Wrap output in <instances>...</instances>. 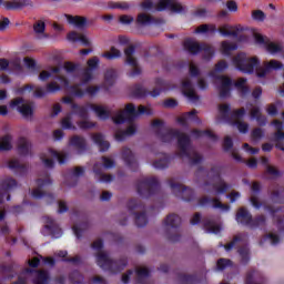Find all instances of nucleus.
<instances>
[{
	"label": "nucleus",
	"mask_w": 284,
	"mask_h": 284,
	"mask_svg": "<svg viewBox=\"0 0 284 284\" xmlns=\"http://www.w3.org/2000/svg\"><path fill=\"white\" fill-rule=\"evenodd\" d=\"M156 136L162 143H172L174 139H178V150H180L178 156L180 159L185 156L189 159L190 165H201L203 163L204 158L199 152H190L192 145L190 135L182 133L179 129H168L165 132L159 130L156 131Z\"/></svg>",
	"instance_id": "f257e3e1"
},
{
	"label": "nucleus",
	"mask_w": 284,
	"mask_h": 284,
	"mask_svg": "<svg viewBox=\"0 0 284 284\" xmlns=\"http://www.w3.org/2000/svg\"><path fill=\"white\" fill-rule=\"evenodd\" d=\"M233 64L244 74H253L254 69L256 68L255 72L258 79H265L272 70H283L284 68L283 63L277 60H271L270 62H265L264 67H260L261 60H258V58H247V54L245 53H239L235 55L233 58Z\"/></svg>",
	"instance_id": "f03ea898"
},
{
	"label": "nucleus",
	"mask_w": 284,
	"mask_h": 284,
	"mask_svg": "<svg viewBox=\"0 0 284 284\" xmlns=\"http://www.w3.org/2000/svg\"><path fill=\"white\" fill-rule=\"evenodd\" d=\"M142 114L146 116H152V109L140 105L136 110V106L132 103L125 105L124 111H121L115 116L112 118L115 125H121L123 123H134V120L139 119Z\"/></svg>",
	"instance_id": "7ed1b4c3"
},
{
	"label": "nucleus",
	"mask_w": 284,
	"mask_h": 284,
	"mask_svg": "<svg viewBox=\"0 0 284 284\" xmlns=\"http://www.w3.org/2000/svg\"><path fill=\"white\" fill-rule=\"evenodd\" d=\"M174 88L176 87L172 85V82L156 78L155 88L151 92L143 88V85L135 84L132 89V94L135 97V99H145L148 95L156 99V97H160L161 92H168V90H174Z\"/></svg>",
	"instance_id": "20e7f679"
},
{
	"label": "nucleus",
	"mask_w": 284,
	"mask_h": 284,
	"mask_svg": "<svg viewBox=\"0 0 284 284\" xmlns=\"http://www.w3.org/2000/svg\"><path fill=\"white\" fill-rule=\"evenodd\" d=\"M97 264L104 272H110V274H120L125 267H128V257L122 256L120 260H112L108 253H98Z\"/></svg>",
	"instance_id": "39448f33"
},
{
	"label": "nucleus",
	"mask_w": 284,
	"mask_h": 284,
	"mask_svg": "<svg viewBox=\"0 0 284 284\" xmlns=\"http://www.w3.org/2000/svg\"><path fill=\"white\" fill-rule=\"evenodd\" d=\"M88 110H93L97 116L100 118L101 121H108L110 119V111L105 110L102 105H97L92 103H87L85 105H79L77 103L72 104V112L70 114H75L79 119H88L90 116Z\"/></svg>",
	"instance_id": "423d86ee"
},
{
	"label": "nucleus",
	"mask_w": 284,
	"mask_h": 284,
	"mask_svg": "<svg viewBox=\"0 0 284 284\" xmlns=\"http://www.w3.org/2000/svg\"><path fill=\"white\" fill-rule=\"evenodd\" d=\"M57 81L62 85V88H65L73 94V97H77L78 99H83L85 94H89V97H94L99 90H101V87H88L85 90L81 89V83L70 85V81L64 75H57Z\"/></svg>",
	"instance_id": "0eeeda50"
},
{
	"label": "nucleus",
	"mask_w": 284,
	"mask_h": 284,
	"mask_svg": "<svg viewBox=\"0 0 284 284\" xmlns=\"http://www.w3.org/2000/svg\"><path fill=\"white\" fill-rule=\"evenodd\" d=\"M161 190V184L156 178H143L138 180L136 192L142 199H150Z\"/></svg>",
	"instance_id": "6e6552de"
},
{
	"label": "nucleus",
	"mask_w": 284,
	"mask_h": 284,
	"mask_svg": "<svg viewBox=\"0 0 284 284\" xmlns=\"http://www.w3.org/2000/svg\"><path fill=\"white\" fill-rule=\"evenodd\" d=\"M128 210L130 214H134L136 227H145L148 225V213H145V204L143 202L132 199L128 202Z\"/></svg>",
	"instance_id": "1a4fd4ad"
},
{
	"label": "nucleus",
	"mask_w": 284,
	"mask_h": 284,
	"mask_svg": "<svg viewBox=\"0 0 284 284\" xmlns=\"http://www.w3.org/2000/svg\"><path fill=\"white\" fill-rule=\"evenodd\" d=\"M207 178L214 181L215 179L220 180V185L211 184L209 182L204 183V192H207L211 194V192H214L216 190L217 194H225L227 190H230V185L225 183V181L221 180V168L213 166L211 168V171L207 173Z\"/></svg>",
	"instance_id": "9d476101"
},
{
	"label": "nucleus",
	"mask_w": 284,
	"mask_h": 284,
	"mask_svg": "<svg viewBox=\"0 0 284 284\" xmlns=\"http://www.w3.org/2000/svg\"><path fill=\"white\" fill-rule=\"evenodd\" d=\"M219 112L222 120H224L225 123H229V125H233L236 121H240L245 116V108L232 111L230 104H220Z\"/></svg>",
	"instance_id": "9b49d317"
},
{
	"label": "nucleus",
	"mask_w": 284,
	"mask_h": 284,
	"mask_svg": "<svg viewBox=\"0 0 284 284\" xmlns=\"http://www.w3.org/2000/svg\"><path fill=\"white\" fill-rule=\"evenodd\" d=\"M230 28L232 27L225 24L217 30L216 24H201L195 29V34H207V32L214 34L215 32H220L222 37H234V39H236L239 37V29L230 31Z\"/></svg>",
	"instance_id": "f8f14e48"
},
{
	"label": "nucleus",
	"mask_w": 284,
	"mask_h": 284,
	"mask_svg": "<svg viewBox=\"0 0 284 284\" xmlns=\"http://www.w3.org/2000/svg\"><path fill=\"white\" fill-rule=\"evenodd\" d=\"M38 187L32 191V197L33 199H45L47 205H52L54 203L55 197L54 194L45 193L41 190L45 187V185H52V180L50 178L47 179H38L37 180Z\"/></svg>",
	"instance_id": "ddd939ff"
},
{
	"label": "nucleus",
	"mask_w": 284,
	"mask_h": 284,
	"mask_svg": "<svg viewBox=\"0 0 284 284\" xmlns=\"http://www.w3.org/2000/svg\"><path fill=\"white\" fill-rule=\"evenodd\" d=\"M165 227H171V230H175V233L172 234L168 232V240L171 243H179L181 241V234H179V227H181V216L172 213L169 214L164 220Z\"/></svg>",
	"instance_id": "4468645a"
},
{
	"label": "nucleus",
	"mask_w": 284,
	"mask_h": 284,
	"mask_svg": "<svg viewBox=\"0 0 284 284\" xmlns=\"http://www.w3.org/2000/svg\"><path fill=\"white\" fill-rule=\"evenodd\" d=\"M169 185L175 194V196H181L182 201L190 203L194 199V190L179 183H174L173 180H169Z\"/></svg>",
	"instance_id": "2eb2a0df"
},
{
	"label": "nucleus",
	"mask_w": 284,
	"mask_h": 284,
	"mask_svg": "<svg viewBox=\"0 0 284 284\" xmlns=\"http://www.w3.org/2000/svg\"><path fill=\"white\" fill-rule=\"evenodd\" d=\"M134 52H136V49L134 48V45H130L129 48H126L124 50V54H125V65H130V68H132V70L128 73V77H139V74H141V69L139 68V62L135 60L134 58Z\"/></svg>",
	"instance_id": "dca6fc26"
},
{
	"label": "nucleus",
	"mask_w": 284,
	"mask_h": 284,
	"mask_svg": "<svg viewBox=\"0 0 284 284\" xmlns=\"http://www.w3.org/2000/svg\"><path fill=\"white\" fill-rule=\"evenodd\" d=\"M17 185V180L12 178H7L0 182V205H2L4 201H10V192L16 190Z\"/></svg>",
	"instance_id": "f3484780"
},
{
	"label": "nucleus",
	"mask_w": 284,
	"mask_h": 284,
	"mask_svg": "<svg viewBox=\"0 0 284 284\" xmlns=\"http://www.w3.org/2000/svg\"><path fill=\"white\" fill-rule=\"evenodd\" d=\"M264 210L270 212L277 230L284 232V206L274 209V206L265 204Z\"/></svg>",
	"instance_id": "a211bd4d"
},
{
	"label": "nucleus",
	"mask_w": 284,
	"mask_h": 284,
	"mask_svg": "<svg viewBox=\"0 0 284 284\" xmlns=\"http://www.w3.org/2000/svg\"><path fill=\"white\" fill-rule=\"evenodd\" d=\"M215 79L219 83L217 88L220 92V99H227V97H230V92H232L234 82L227 75H216Z\"/></svg>",
	"instance_id": "6ab92c4d"
},
{
	"label": "nucleus",
	"mask_w": 284,
	"mask_h": 284,
	"mask_svg": "<svg viewBox=\"0 0 284 284\" xmlns=\"http://www.w3.org/2000/svg\"><path fill=\"white\" fill-rule=\"evenodd\" d=\"M158 12H163V10H171V12H185V8L181 3L175 2V0H159L156 4Z\"/></svg>",
	"instance_id": "aec40b11"
},
{
	"label": "nucleus",
	"mask_w": 284,
	"mask_h": 284,
	"mask_svg": "<svg viewBox=\"0 0 284 284\" xmlns=\"http://www.w3.org/2000/svg\"><path fill=\"white\" fill-rule=\"evenodd\" d=\"M24 100L23 98H16L10 102V108H17L18 112L24 116V119H28V116H32L34 111L32 110V106L30 104H23Z\"/></svg>",
	"instance_id": "412c9836"
},
{
	"label": "nucleus",
	"mask_w": 284,
	"mask_h": 284,
	"mask_svg": "<svg viewBox=\"0 0 284 284\" xmlns=\"http://www.w3.org/2000/svg\"><path fill=\"white\" fill-rule=\"evenodd\" d=\"M61 90V85L57 84V82H50L47 84L45 89L38 87L33 94L36 99H43L47 94H55Z\"/></svg>",
	"instance_id": "4be33fe9"
},
{
	"label": "nucleus",
	"mask_w": 284,
	"mask_h": 284,
	"mask_svg": "<svg viewBox=\"0 0 284 284\" xmlns=\"http://www.w3.org/2000/svg\"><path fill=\"white\" fill-rule=\"evenodd\" d=\"M182 93L191 103H197V101L201 99L199 94H196V91L194 90V84H192V81L185 80L182 82Z\"/></svg>",
	"instance_id": "5701e85b"
},
{
	"label": "nucleus",
	"mask_w": 284,
	"mask_h": 284,
	"mask_svg": "<svg viewBox=\"0 0 284 284\" xmlns=\"http://www.w3.org/2000/svg\"><path fill=\"white\" fill-rule=\"evenodd\" d=\"M122 159L129 170H131V172H136L139 170V162H136V158H134V153H132V150L123 148Z\"/></svg>",
	"instance_id": "b1692460"
},
{
	"label": "nucleus",
	"mask_w": 284,
	"mask_h": 284,
	"mask_svg": "<svg viewBox=\"0 0 284 284\" xmlns=\"http://www.w3.org/2000/svg\"><path fill=\"white\" fill-rule=\"evenodd\" d=\"M199 205L205 207V205H213L214 210H223L224 212H230V205L223 204L219 199H211L209 196H203L199 200Z\"/></svg>",
	"instance_id": "393cba45"
},
{
	"label": "nucleus",
	"mask_w": 284,
	"mask_h": 284,
	"mask_svg": "<svg viewBox=\"0 0 284 284\" xmlns=\"http://www.w3.org/2000/svg\"><path fill=\"white\" fill-rule=\"evenodd\" d=\"M44 221L47 223L44 227L49 231L51 236H53V239H61V236L63 235V231L61 230V227H59V225H57L54 219L50 216H44Z\"/></svg>",
	"instance_id": "a878e982"
},
{
	"label": "nucleus",
	"mask_w": 284,
	"mask_h": 284,
	"mask_svg": "<svg viewBox=\"0 0 284 284\" xmlns=\"http://www.w3.org/2000/svg\"><path fill=\"white\" fill-rule=\"evenodd\" d=\"M235 221L236 223H240V225L250 227V224L252 223V213H250V211L242 206L237 210Z\"/></svg>",
	"instance_id": "bb28decb"
},
{
	"label": "nucleus",
	"mask_w": 284,
	"mask_h": 284,
	"mask_svg": "<svg viewBox=\"0 0 284 284\" xmlns=\"http://www.w3.org/2000/svg\"><path fill=\"white\" fill-rule=\"evenodd\" d=\"M0 6H4L6 10H21V8L32 7V0L7 1L0 0Z\"/></svg>",
	"instance_id": "cd10ccee"
},
{
	"label": "nucleus",
	"mask_w": 284,
	"mask_h": 284,
	"mask_svg": "<svg viewBox=\"0 0 284 284\" xmlns=\"http://www.w3.org/2000/svg\"><path fill=\"white\" fill-rule=\"evenodd\" d=\"M93 172L100 183H112V181H114V176H112V174H103L102 163H95L93 165Z\"/></svg>",
	"instance_id": "c85d7f7f"
},
{
	"label": "nucleus",
	"mask_w": 284,
	"mask_h": 284,
	"mask_svg": "<svg viewBox=\"0 0 284 284\" xmlns=\"http://www.w3.org/2000/svg\"><path fill=\"white\" fill-rule=\"evenodd\" d=\"M68 23L74 26L79 30H83L88 26V18L81 16L64 14Z\"/></svg>",
	"instance_id": "c756f323"
},
{
	"label": "nucleus",
	"mask_w": 284,
	"mask_h": 284,
	"mask_svg": "<svg viewBox=\"0 0 284 284\" xmlns=\"http://www.w3.org/2000/svg\"><path fill=\"white\" fill-rule=\"evenodd\" d=\"M202 225L206 234H219L221 232V225L216 224L214 220L210 217H203Z\"/></svg>",
	"instance_id": "7c9ffc66"
},
{
	"label": "nucleus",
	"mask_w": 284,
	"mask_h": 284,
	"mask_svg": "<svg viewBox=\"0 0 284 284\" xmlns=\"http://www.w3.org/2000/svg\"><path fill=\"white\" fill-rule=\"evenodd\" d=\"M70 145L72 148H75L78 150V154H83L88 150V144L85 143V138L80 135H73L70 139Z\"/></svg>",
	"instance_id": "2f4dec72"
},
{
	"label": "nucleus",
	"mask_w": 284,
	"mask_h": 284,
	"mask_svg": "<svg viewBox=\"0 0 284 284\" xmlns=\"http://www.w3.org/2000/svg\"><path fill=\"white\" fill-rule=\"evenodd\" d=\"M184 49L190 52V54H199V52H202L203 43H199L194 41L192 38H187L184 40Z\"/></svg>",
	"instance_id": "473e14b6"
},
{
	"label": "nucleus",
	"mask_w": 284,
	"mask_h": 284,
	"mask_svg": "<svg viewBox=\"0 0 284 284\" xmlns=\"http://www.w3.org/2000/svg\"><path fill=\"white\" fill-rule=\"evenodd\" d=\"M199 111L196 109L192 110L191 112L184 113V115L178 118V123L182 125V128H187V120L195 121V123H201V119L196 116Z\"/></svg>",
	"instance_id": "72a5a7b5"
},
{
	"label": "nucleus",
	"mask_w": 284,
	"mask_h": 284,
	"mask_svg": "<svg viewBox=\"0 0 284 284\" xmlns=\"http://www.w3.org/2000/svg\"><path fill=\"white\" fill-rule=\"evenodd\" d=\"M68 40L72 41L73 43H79L80 42L85 48H90V45H92V43L90 42L88 37H85L84 34H80L75 31H72L68 34Z\"/></svg>",
	"instance_id": "f704fd0d"
},
{
	"label": "nucleus",
	"mask_w": 284,
	"mask_h": 284,
	"mask_svg": "<svg viewBox=\"0 0 284 284\" xmlns=\"http://www.w3.org/2000/svg\"><path fill=\"white\" fill-rule=\"evenodd\" d=\"M272 124L274 125V128H275V130H276V132L273 134V141H274V143H275V144H276V143H283V142H281V141H284V132H283V130H284V124H283V122L280 121V120H274V121L272 122Z\"/></svg>",
	"instance_id": "c9c22d12"
},
{
	"label": "nucleus",
	"mask_w": 284,
	"mask_h": 284,
	"mask_svg": "<svg viewBox=\"0 0 284 284\" xmlns=\"http://www.w3.org/2000/svg\"><path fill=\"white\" fill-rule=\"evenodd\" d=\"M30 150H32V143L26 138H20L18 141V154H20V156H28Z\"/></svg>",
	"instance_id": "e433bc0d"
},
{
	"label": "nucleus",
	"mask_w": 284,
	"mask_h": 284,
	"mask_svg": "<svg viewBox=\"0 0 284 284\" xmlns=\"http://www.w3.org/2000/svg\"><path fill=\"white\" fill-rule=\"evenodd\" d=\"M93 142L100 149V152H108L110 150V142L105 141V136L101 133H95L92 136Z\"/></svg>",
	"instance_id": "4c0bfd02"
},
{
	"label": "nucleus",
	"mask_w": 284,
	"mask_h": 284,
	"mask_svg": "<svg viewBox=\"0 0 284 284\" xmlns=\"http://www.w3.org/2000/svg\"><path fill=\"white\" fill-rule=\"evenodd\" d=\"M172 158L169 154L163 153L162 156L153 162V168L155 170H168Z\"/></svg>",
	"instance_id": "58836bf2"
},
{
	"label": "nucleus",
	"mask_w": 284,
	"mask_h": 284,
	"mask_svg": "<svg viewBox=\"0 0 284 284\" xmlns=\"http://www.w3.org/2000/svg\"><path fill=\"white\" fill-rule=\"evenodd\" d=\"M133 134H136V125L131 124L130 126L126 128V130L118 131L115 133V139L116 141H125L128 136H133Z\"/></svg>",
	"instance_id": "ea45409f"
},
{
	"label": "nucleus",
	"mask_w": 284,
	"mask_h": 284,
	"mask_svg": "<svg viewBox=\"0 0 284 284\" xmlns=\"http://www.w3.org/2000/svg\"><path fill=\"white\" fill-rule=\"evenodd\" d=\"M265 223H267V217L265 215H256L255 217H251V223L248 224V227L251 230H256L258 227H265Z\"/></svg>",
	"instance_id": "a19ab883"
},
{
	"label": "nucleus",
	"mask_w": 284,
	"mask_h": 284,
	"mask_svg": "<svg viewBox=\"0 0 284 284\" xmlns=\"http://www.w3.org/2000/svg\"><path fill=\"white\" fill-rule=\"evenodd\" d=\"M192 134L195 136V139H201L203 136H206L207 139H211L212 141H219V136L214 134V132L210 130H193Z\"/></svg>",
	"instance_id": "79ce46f5"
},
{
	"label": "nucleus",
	"mask_w": 284,
	"mask_h": 284,
	"mask_svg": "<svg viewBox=\"0 0 284 284\" xmlns=\"http://www.w3.org/2000/svg\"><path fill=\"white\" fill-rule=\"evenodd\" d=\"M178 280L181 284H200L201 280L197 275L179 274Z\"/></svg>",
	"instance_id": "37998d69"
},
{
	"label": "nucleus",
	"mask_w": 284,
	"mask_h": 284,
	"mask_svg": "<svg viewBox=\"0 0 284 284\" xmlns=\"http://www.w3.org/2000/svg\"><path fill=\"white\" fill-rule=\"evenodd\" d=\"M9 168L10 170H16L17 172H20L21 176H23V174H28V166L26 164H21L19 160H11L9 162Z\"/></svg>",
	"instance_id": "c03bdc74"
},
{
	"label": "nucleus",
	"mask_w": 284,
	"mask_h": 284,
	"mask_svg": "<svg viewBox=\"0 0 284 284\" xmlns=\"http://www.w3.org/2000/svg\"><path fill=\"white\" fill-rule=\"evenodd\" d=\"M222 48V54L225 57H230L232 52L235 50H239V44L237 43H230L229 41H223L221 44Z\"/></svg>",
	"instance_id": "a18cd8bd"
},
{
	"label": "nucleus",
	"mask_w": 284,
	"mask_h": 284,
	"mask_svg": "<svg viewBox=\"0 0 284 284\" xmlns=\"http://www.w3.org/2000/svg\"><path fill=\"white\" fill-rule=\"evenodd\" d=\"M50 281V273H48V271H37V276L33 280L34 284H48V282Z\"/></svg>",
	"instance_id": "49530a36"
},
{
	"label": "nucleus",
	"mask_w": 284,
	"mask_h": 284,
	"mask_svg": "<svg viewBox=\"0 0 284 284\" xmlns=\"http://www.w3.org/2000/svg\"><path fill=\"white\" fill-rule=\"evenodd\" d=\"M284 199V187L283 186H277L276 190L271 192V201L273 203H283Z\"/></svg>",
	"instance_id": "de8ad7c7"
},
{
	"label": "nucleus",
	"mask_w": 284,
	"mask_h": 284,
	"mask_svg": "<svg viewBox=\"0 0 284 284\" xmlns=\"http://www.w3.org/2000/svg\"><path fill=\"white\" fill-rule=\"evenodd\" d=\"M202 52H203V59L204 61H211V59L214 57V47L207 44V43H202Z\"/></svg>",
	"instance_id": "09e8293b"
},
{
	"label": "nucleus",
	"mask_w": 284,
	"mask_h": 284,
	"mask_svg": "<svg viewBox=\"0 0 284 284\" xmlns=\"http://www.w3.org/2000/svg\"><path fill=\"white\" fill-rule=\"evenodd\" d=\"M10 141H12L11 135L0 138V152H8L12 150V143H10Z\"/></svg>",
	"instance_id": "8fccbe9b"
},
{
	"label": "nucleus",
	"mask_w": 284,
	"mask_h": 284,
	"mask_svg": "<svg viewBox=\"0 0 284 284\" xmlns=\"http://www.w3.org/2000/svg\"><path fill=\"white\" fill-rule=\"evenodd\" d=\"M136 23L140 26H151V23H156V20L152 18V16H148L146 13H140L136 19Z\"/></svg>",
	"instance_id": "3c124183"
},
{
	"label": "nucleus",
	"mask_w": 284,
	"mask_h": 284,
	"mask_svg": "<svg viewBox=\"0 0 284 284\" xmlns=\"http://www.w3.org/2000/svg\"><path fill=\"white\" fill-rule=\"evenodd\" d=\"M49 154L57 159L60 165H64V163L68 162V153H59L58 151H54L53 149H49Z\"/></svg>",
	"instance_id": "603ef678"
},
{
	"label": "nucleus",
	"mask_w": 284,
	"mask_h": 284,
	"mask_svg": "<svg viewBox=\"0 0 284 284\" xmlns=\"http://www.w3.org/2000/svg\"><path fill=\"white\" fill-rule=\"evenodd\" d=\"M61 128H62V130H77V126H74V124H72V113H68L61 120Z\"/></svg>",
	"instance_id": "864d4df0"
},
{
	"label": "nucleus",
	"mask_w": 284,
	"mask_h": 284,
	"mask_svg": "<svg viewBox=\"0 0 284 284\" xmlns=\"http://www.w3.org/2000/svg\"><path fill=\"white\" fill-rule=\"evenodd\" d=\"M237 252L241 256V263L247 265L250 263V248L247 246H241Z\"/></svg>",
	"instance_id": "5fc2aeb1"
},
{
	"label": "nucleus",
	"mask_w": 284,
	"mask_h": 284,
	"mask_svg": "<svg viewBox=\"0 0 284 284\" xmlns=\"http://www.w3.org/2000/svg\"><path fill=\"white\" fill-rule=\"evenodd\" d=\"M108 8H110V10H130V8H132V6L129 2H109L108 3Z\"/></svg>",
	"instance_id": "6e6d98bb"
},
{
	"label": "nucleus",
	"mask_w": 284,
	"mask_h": 284,
	"mask_svg": "<svg viewBox=\"0 0 284 284\" xmlns=\"http://www.w3.org/2000/svg\"><path fill=\"white\" fill-rule=\"evenodd\" d=\"M136 273V284H143V278H148L150 276V270L142 267V268H136L135 270Z\"/></svg>",
	"instance_id": "4d7b16f0"
},
{
	"label": "nucleus",
	"mask_w": 284,
	"mask_h": 284,
	"mask_svg": "<svg viewBox=\"0 0 284 284\" xmlns=\"http://www.w3.org/2000/svg\"><path fill=\"white\" fill-rule=\"evenodd\" d=\"M63 69L68 74H74V72L81 70V64L68 61L64 62Z\"/></svg>",
	"instance_id": "13d9d810"
},
{
	"label": "nucleus",
	"mask_w": 284,
	"mask_h": 284,
	"mask_svg": "<svg viewBox=\"0 0 284 284\" xmlns=\"http://www.w3.org/2000/svg\"><path fill=\"white\" fill-rule=\"evenodd\" d=\"M59 72H61V68L60 67H55L51 69L50 71H42L39 74V79L40 81H48V79H50V77H52V74H59Z\"/></svg>",
	"instance_id": "bf43d9fd"
},
{
	"label": "nucleus",
	"mask_w": 284,
	"mask_h": 284,
	"mask_svg": "<svg viewBox=\"0 0 284 284\" xmlns=\"http://www.w3.org/2000/svg\"><path fill=\"white\" fill-rule=\"evenodd\" d=\"M104 59H108L109 61H112L113 59L121 58V51L116 49L115 47H111L110 52L103 53Z\"/></svg>",
	"instance_id": "052dcab7"
},
{
	"label": "nucleus",
	"mask_w": 284,
	"mask_h": 284,
	"mask_svg": "<svg viewBox=\"0 0 284 284\" xmlns=\"http://www.w3.org/2000/svg\"><path fill=\"white\" fill-rule=\"evenodd\" d=\"M69 278H70L71 283H73V284L83 283V274H81V272H79L77 270L70 273Z\"/></svg>",
	"instance_id": "680f3d73"
},
{
	"label": "nucleus",
	"mask_w": 284,
	"mask_h": 284,
	"mask_svg": "<svg viewBox=\"0 0 284 284\" xmlns=\"http://www.w3.org/2000/svg\"><path fill=\"white\" fill-rule=\"evenodd\" d=\"M266 50L271 54H278V52H283V47L281 44H276L274 42L266 43Z\"/></svg>",
	"instance_id": "e2e57ef3"
},
{
	"label": "nucleus",
	"mask_w": 284,
	"mask_h": 284,
	"mask_svg": "<svg viewBox=\"0 0 284 284\" xmlns=\"http://www.w3.org/2000/svg\"><path fill=\"white\" fill-rule=\"evenodd\" d=\"M265 136V132L261 128H255L251 132L252 141L258 142Z\"/></svg>",
	"instance_id": "0e129e2a"
},
{
	"label": "nucleus",
	"mask_w": 284,
	"mask_h": 284,
	"mask_svg": "<svg viewBox=\"0 0 284 284\" xmlns=\"http://www.w3.org/2000/svg\"><path fill=\"white\" fill-rule=\"evenodd\" d=\"M114 79H116V71L114 69H109L104 73V81L109 84L112 85L114 83Z\"/></svg>",
	"instance_id": "69168bd1"
},
{
	"label": "nucleus",
	"mask_w": 284,
	"mask_h": 284,
	"mask_svg": "<svg viewBox=\"0 0 284 284\" xmlns=\"http://www.w3.org/2000/svg\"><path fill=\"white\" fill-rule=\"evenodd\" d=\"M232 261L227 258H220L217 260L216 267L220 272H223V270H226V267H231Z\"/></svg>",
	"instance_id": "338daca9"
},
{
	"label": "nucleus",
	"mask_w": 284,
	"mask_h": 284,
	"mask_svg": "<svg viewBox=\"0 0 284 284\" xmlns=\"http://www.w3.org/2000/svg\"><path fill=\"white\" fill-rule=\"evenodd\" d=\"M92 80V70L85 68L82 72V84L85 85V83H90Z\"/></svg>",
	"instance_id": "774afa93"
}]
</instances>
